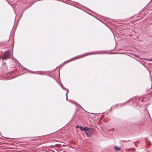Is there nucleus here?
Listing matches in <instances>:
<instances>
[{
  "instance_id": "obj_1",
  "label": "nucleus",
  "mask_w": 152,
  "mask_h": 152,
  "mask_svg": "<svg viewBox=\"0 0 152 152\" xmlns=\"http://www.w3.org/2000/svg\"><path fill=\"white\" fill-rule=\"evenodd\" d=\"M10 57V51L8 50V51H6L4 53V56H3L2 58L3 60L6 59L7 58H9Z\"/></svg>"
},
{
  "instance_id": "obj_2",
  "label": "nucleus",
  "mask_w": 152,
  "mask_h": 152,
  "mask_svg": "<svg viewBox=\"0 0 152 152\" xmlns=\"http://www.w3.org/2000/svg\"><path fill=\"white\" fill-rule=\"evenodd\" d=\"M85 133L87 135V137H90L91 136L90 134V132L88 128V129L87 130H86L85 131Z\"/></svg>"
},
{
  "instance_id": "obj_3",
  "label": "nucleus",
  "mask_w": 152,
  "mask_h": 152,
  "mask_svg": "<svg viewBox=\"0 0 152 152\" xmlns=\"http://www.w3.org/2000/svg\"><path fill=\"white\" fill-rule=\"evenodd\" d=\"M79 129L80 130L84 131L85 132L86 130L87 129L88 127H83L81 126H80L79 127Z\"/></svg>"
},
{
  "instance_id": "obj_4",
  "label": "nucleus",
  "mask_w": 152,
  "mask_h": 152,
  "mask_svg": "<svg viewBox=\"0 0 152 152\" xmlns=\"http://www.w3.org/2000/svg\"><path fill=\"white\" fill-rule=\"evenodd\" d=\"M114 148L116 151H119L121 149V148L116 146H115L114 147Z\"/></svg>"
},
{
  "instance_id": "obj_5",
  "label": "nucleus",
  "mask_w": 152,
  "mask_h": 152,
  "mask_svg": "<svg viewBox=\"0 0 152 152\" xmlns=\"http://www.w3.org/2000/svg\"><path fill=\"white\" fill-rule=\"evenodd\" d=\"M66 90H67V93H66V99H67V93L68 92V91H69V90H68L67 89H66Z\"/></svg>"
},
{
  "instance_id": "obj_6",
  "label": "nucleus",
  "mask_w": 152,
  "mask_h": 152,
  "mask_svg": "<svg viewBox=\"0 0 152 152\" xmlns=\"http://www.w3.org/2000/svg\"><path fill=\"white\" fill-rule=\"evenodd\" d=\"M147 60L149 61H152V58L151 59H148Z\"/></svg>"
},
{
  "instance_id": "obj_7",
  "label": "nucleus",
  "mask_w": 152,
  "mask_h": 152,
  "mask_svg": "<svg viewBox=\"0 0 152 152\" xmlns=\"http://www.w3.org/2000/svg\"><path fill=\"white\" fill-rule=\"evenodd\" d=\"M74 60V59H73V60H68L67 62H66L65 63H67V62H69V61H72V60Z\"/></svg>"
},
{
  "instance_id": "obj_8",
  "label": "nucleus",
  "mask_w": 152,
  "mask_h": 152,
  "mask_svg": "<svg viewBox=\"0 0 152 152\" xmlns=\"http://www.w3.org/2000/svg\"><path fill=\"white\" fill-rule=\"evenodd\" d=\"M32 73H35L34 72H31Z\"/></svg>"
},
{
  "instance_id": "obj_9",
  "label": "nucleus",
  "mask_w": 152,
  "mask_h": 152,
  "mask_svg": "<svg viewBox=\"0 0 152 152\" xmlns=\"http://www.w3.org/2000/svg\"><path fill=\"white\" fill-rule=\"evenodd\" d=\"M124 104H125V103L123 104V105H124Z\"/></svg>"
},
{
  "instance_id": "obj_10",
  "label": "nucleus",
  "mask_w": 152,
  "mask_h": 152,
  "mask_svg": "<svg viewBox=\"0 0 152 152\" xmlns=\"http://www.w3.org/2000/svg\"><path fill=\"white\" fill-rule=\"evenodd\" d=\"M85 56V55L83 56ZM83 57V56H82Z\"/></svg>"
},
{
  "instance_id": "obj_11",
  "label": "nucleus",
  "mask_w": 152,
  "mask_h": 152,
  "mask_svg": "<svg viewBox=\"0 0 152 152\" xmlns=\"http://www.w3.org/2000/svg\"><path fill=\"white\" fill-rule=\"evenodd\" d=\"M85 56V55L83 56ZM83 57V56H82Z\"/></svg>"
},
{
  "instance_id": "obj_12",
  "label": "nucleus",
  "mask_w": 152,
  "mask_h": 152,
  "mask_svg": "<svg viewBox=\"0 0 152 152\" xmlns=\"http://www.w3.org/2000/svg\"><path fill=\"white\" fill-rule=\"evenodd\" d=\"M0 58H1V56H0Z\"/></svg>"
}]
</instances>
